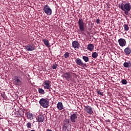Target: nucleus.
Masks as SVG:
<instances>
[{"label":"nucleus","instance_id":"1","mask_svg":"<svg viewBox=\"0 0 131 131\" xmlns=\"http://www.w3.org/2000/svg\"><path fill=\"white\" fill-rule=\"evenodd\" d=\"M119 8L124 12V14L126 15H128V12H130L131 5L129 3H121L119 5Z\"/></svg>","mask_w":131,"mask_h":131},{"label":"nucleus","instance_id":"2","mask_svg":"<svg viewBox=\"0 0 131 131\" xmlns=\"http://www.w3.org/2000/svg\"><path fill=\"white\" fill-rule=\"evenodd\" d=\"M78 25L79 29L81 32H83L85 30V28L86 27V24L83 21L82 18L79 19L78 21Z\"/></svg>","mask_w":131,"mask_h":131},{"label":"nucleus","instance_id":"3","mask_svg":"<svg viewBox=\"0 0 131 131\" xmlns=\"http://www.w3.org/2000/svg\"><path fill=\"white\" fill-rule=\"evenodd\" d=\"M39 103L42 108H49V104H50L49 102V99L41 98L40 99Z\"/></svg>","mask_w":131,"mask_h":131},{"label":"nucleus","instance_id":"4","mask_svg":"<svg viewBox=\"0 0 131 131\" xmlns=\"http://www.w3.org/2000/svg\"><path fill=\"white\" fill-rule=\"evenodd\" d=\"M13 83L15 85H18V86L22 85V83H23L22 82V77L15 76L14 77Z\"/></svg>","mask_w":131,"mask_h":131},{"label":"nucleus","instance_id":"5","mask_svg":"<svg viewBox=\"0 0 131 131\" xmlns=\"http://www.w3.org/2000/svg\"><path fill=\"white\" fill-rule=\"evenodd\" d=\"M75 62L77 65H78V66L81 67L82 68L84 69L88 67V66H86V63H85V62H83V61H82V60H81L80 58L76 59Z\"/></svg>","mask_w":131,"mask_h":131},{"label":"nucleus","instance_id":"6","mask_svg":"<svg viewBox=\"0 0 131 131\" xmlns=\"http://www.w3.org/2000/svg\"><path fill=\"white\" fill-rule=\"evenodd\" d=\"M74 75H75L74 73L70 74L69 73H63L61 76L62 77H64L68 81H70V80H72V76H74Z\"/></svg>","mask_w":131,"mask_h":131},{"label":"nucleus","instance_id":"7","mask_svg":"<svg viewBox=\"0 0 131 131\" xmlns=\"http://www.w3.org/2000/svg\"><path fill=\"white\" fill-rule=\"evenodd\" d=\"M43 11L46 15H52V9L48 5H46L43 7Z\"/></svg>","mask_w":131,"mask_h":131},{"label":"nucleus","instance_id":"8","mask_svg":"<svg viewBox=\"0 0 131 131\" xmlns=\"http://www.w3.org/2000/svg\"><path fill=\"white\" fill-rule=\"evenodd\" d=\"M43 86L44 90H49V92H51V81L50 80H45L43 83Z\"/></svg>","mask_w":131,"mask_h":131},{"label":"nucleus","instance_id":"9","mask_svg":"<svg viewBox=\"0 0 131 131\" xmlns=\"http://www.w3.org/2000/svg\"><path fill=\"white\" fill-rule=\"evenodd\" d=\"M69 122V120H65L63 122L64 125L62 127L63 131H69L70 130V125L69 124H66L67 122Z\"/></svg>","mask_w":131,"mask_h":131},{"label":"nucleus","instance_id":"10","mask_svg":"<svg viewBox=\"0 0 131 131\" xmlns=\"http://www.w3.org/2000/svg\"><path fill=\"white\" fill-rule=\"evenodd\" d=\"M25 48H26V49L28 52H32V51L35 50V46H34V44H28Z\"/></svg>","mask_w":131,"mask_h":131},{"label":"nucleus","instance_id":"11","mask_svg":"<svg viewBox=\"0 0 131 131\" xmlns=\"http://www.w3.org/2000/svg\"><path fill=\"white\" fill-rule=\"evenodd\" d=\"M118 42L119 46L122 48H123V47H125V46H126V40H125V39L121 38L118 39Z\"/></svg>","mask_w":131,"mask_h":131},{"label":"nucleus","instance_id":"12","mask_svg":"<svg viewBox=\"0 0 131 131\" xmlns=\"http://www.w3.org/2000/svg\"><path fill=\"white\" fill-rule=\"evenodd\" d=\"M84 110L85 111H86V112H87L88 114H90V115H92V114L94 113V112L93 111V108L90 106H85Z\"/></svg>","mask_w":131,"mask_h":131},{"label":"nucleus","instance_id":"13","mask_svg":"<svg viewBox=\"0 0 131 131\" xmlns=\"http://www.w3.org/2000/svg\"><path fill=\"white\" fill-rule=\"evenodd\" d=\"M71 121L73 122V123H75L76 122V120H77V115L75 114H73L70 116Z\"/></svg>","mask_w":131,"mask_h":131},{"label":"nucleus","instance_id":"14","mask_svg":"<svg viewBox=\"0 0 131 131\" xmlns=\"http://www.w3.org/2000/svg\"><path fill=\"white\" fill-rule=\"evenodd\" d=\"M37 121L38 122H43V120H45V117L42 115H39L36 118Z\"/></svg>","mask_w":131,"mask_h":131},{"label":"nucleus","instance_id":"15","mask_svg":"<svg viewBox=\"0 0 131 131\" xmlns=\"http://www.w3.org/2000/svg\"><path fill=\"white\" fill-rule=\"evenodd\" d=\"M27 117L28 118V119H30V120H32V119H34V114L28 112L27 113Z\"/></svg>","mask_w":131,"mask_h":131},{"label":"nucleus","instance_id":"16","mask_svg":"<svg viewBox=\"0 0 131 131\" xmlns=\"http://www.w3.org/2000/svg\"><path fill=\"white\" fill-rule=\"evenodd\" d=\"M72 46L74 49H78L79 48V43L77 41H73L72 42Z\"/></svg>","mask_w":131,"mask_h":131},{"label":"nucleus","instance_id":"17","mask_svg":"<svg viewBox=\"0 0 131 131\" xmlns=\"http://www.w3.org/2000/svg\"><path fill=\"white\" fill-rule=\"evenodd\" d=\"M94 49H95V46L92 43L89 44L87 46V50L90 52L94 51Z\"/></svg>","mask_w":131,"mask_h":131},{"label":"nucleus","instance_id":"18","mask_svg":"<svg viewBox=\"0 0 131 131\" xmlns=\"http://www.w3.org/2000/svg\"><path fill=\"white\" fill-rule=\"evenodd\" d=\"M124 52L125 55H130L131 54V50L129 47H127L124 49Z\"/></svg>","mask_w":131,"mask_h":131},{"label":"nucleus","instance_id":"19","mask_svg":"<svg viewBox=\"0 0 131 131\" xmlns=\"http://www.w3.org/2000/svg\"><path fill=\"white\" fill-rule=\"evenodd\" d=\"M57 108L58 110H62V109H64L63 103H62V102H58L57 104Z\"/></svg>","mask_w":131,"mask_h":131},{"label":"nucleus","instance_id":"20","mask_svg":"<svg viewBox=\"0 0 131 131\" xmlns=\"http://www.w3.org/2000/svg\"><path fill=\"white\" fill-rule=\"evenodd\" d=\"M123 66L125 67V68H130L131 67V61L125 62L123 63Z\"/></svg>","mask_w":131,"mask_h":131},{"label":"nucleus","instance_id":"21","mask_svg":"<svg viewBox=\"0 0 131 131\" xmlns=\"http://www.w3.org/2000/svg\"><path fill=\"white\" fill-rule=\"evenodd\" d=\"M24 75H25V71H24L23 69L19 70L18 76H19V77H22V76H24Z\"/></svg>","mask_w":131,"mask_h":131},{"label":"nucleus","instance_id":"22","mask_svg":"<svg viewBox=\"0 0 131 131\" xmlns=\"http://www.w3.org/2000/svg\"><path fill=\"white\" fill-rule=\"evenodd\" d=\"M43 42L46 47H48V48L50 47V42L48 39H43Z\"/></svg>","mask_w":131,"mask_h":131},{"label":"nucleus","instance_id":"23","mask_svg":"<svg viewBox=\"0 0 131 131\" xmlns=\"http://www.w3.org/2000/svg\"><path fill=\"white\" fill-rule=\"evenodd\" d=\"M123 27L125 31H128L129 30V27L128 24H124Z\"/></svg>","mask_w":131,"mask_h":131},{"label":"nucleus","instance_id":"24","mask_svg":"<svg viewBox=\"0 0 131 131\" xmlns=\"http://www.w3.org/2000/svg\"><path fill=\"white\" fill-rule=\"evenodd\" d=\"M98 54L97 52H93L92 54V58L96 59V58H98Z\"/></svg>","mask_w":131,"mask_h":131},{"label":"nucleus","instance_id":"25","mask_svg":"<svg viewBox=\"0 0 131 131\" xmlns=\"http://www.w3.org/2000/svg\"><path fill=\"white\" fill-rule=\"evenodd\" d=\"M82 59L84 61V62H89V57L85 56H82Z\"/></svg>","mask_w":131,"mask_h":131},{"label":"nucleus","instance_id":"26","mask_svg":"<svg viewBox=\"0 0 131 131\" xmlns=\"http://www.w3.org/2000/svg\"><path fill=\"white\" fill-rule=\"evenodd\" d=\"M70 56V54L69 53V52H66L63 55V57L64 58H65V59H67V58H69Z\"/></svg>","mask_w":131,"mask_h":131},{"label":"nucleus","instance_id":"27","mask_svg":"<svg viewBox=\"0 0 131 131\" xmlns=\"http://www.w3.org/2000/svg\"><path fill=\"white\" fill-rule=\"evenodd\" d=\"M38 93H39V94H41L42 95H44L45 90H43V89H42L41 88H39Z\"/></svg>","mask_w":131,"mask_h":131},{"label":"nucleus","instance_id":"28","mask_svg":"<svg viewBox=\"0 0 131 131\" xmlns=\"http://www.w3.org/2000/svg\"><path fill=\"white\" fill-rule=\"evenodd\" d=\"M121 83H122V84H126V83H127V81H126V80L125 79H122L121 80Z\"/></svg>","mask_w":131,"mask_h":131},{"label":"nucleus","instance_id":"29","mask_svg":"<svg viewBox=\"0 0 131 131\" xmlns=\"http://www.w3.org/2000/svg\"><path fill=\"white\" fill-rule=\"evenodd\" d=\"M31 126H32L31 123L28 122L27 124V128H31Z\"/></svg>","mask_w":131,"mask_h":131},{"label":"nucleus","instance_id":"30","mask_svg":"<svg viewBox=\"0 0 131 131\" xmlns=\"http://www.w3.org/2000/svg\"><path fill=\"white\" fill-rule=\"evenodd\" d=\"M97 93L98 95H100V96H104V94L103 93V92H101L100 91H97Z\"/></svg>","mask_w":131,"mask_h":131},{"label":"nucleus","instance_id":"31","mask_svg":"<svg viewBox=\"0 0 131 131\" xmlns=\"http://www.w3.org/2000/svg\"><path fill=\"white\" fill-rule=\"evenodd\" d=\"M58 66V65H57V64H53L52 66V69H57V67Z\"/></svg>","mask_w":131,"mask_h":131},{"label":"nucleus","instance_id":"32","mask_svg":"<svg viewBox=\"0 0 131 131\" xmlns=\"http://www.w3.org/2000/svg\"><path fill=\"white\" fill-rule=\"evenodd\" d=\"M96 23L97 24H100V19H96Z\"/></svg>","mask_w":131,"mask_h":131},{"label":"nucleus","instance_id":"33","mask_svg":"<svg viewBox=\"0 0 131 131\" xmlns=\"http://www.w3.org/2000/svg\"><path fill=\"white\" fill-rule=\"evenodd\" d=\"M106 122H111V121L110 119L105 120Z\"/></svg>","mask_w":131,"mask_h":131},{"label":"nucleus","instance_id":"34","mask_svg":"<svg viewBox=\"0 0 131 131\" xmlns=\"http://www.w3.org/2000/svg\"><path fill=\"white\" fill-rule=\"evenodd\" d=\"M47 131H53V130H51V129H47Z\"/></svg>","mask_w":131,"mask_h":131},{"label":"nucleus","instance_id":"35","mask_svg":"<svg viewBox=\"0 0 131 131\" xmlns=\"http://www.w3.org/2000/svg\"><path fill=\"white\" fill-rule=\"evenodd\" d=\"M2 97H3V98H4V94H2Z\"/></svg>","mask_w":131,"mask_h":131},{"label":"nucleus","instance_id":"36","mask_svg":"<svg viewBox=\"0 0 131 131\" xmlns=\"http://www.w3.org/2000/svg\"><path fill=\"white\" fill-rule=\"evenodd\" d=\"M9 131H12V129H10V128H9Z\"/></svg>","mask_w":131,"mask_h":131}]
</instances>
